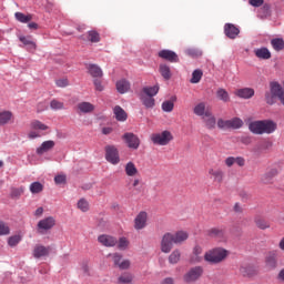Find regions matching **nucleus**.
Instances as JSON below:
<instances>
[{
    "mask_svg": "<svg viewBox=\"0 0 284 284\" xmlns=\"http://www.w3.org/2000/svg\"><path fill=\"white\" fill-rule=\"evenodd\" d=\"M190 239V234L186 231H178L175 233H165L161 240V252L163 254H170L174 245H182L185 241Z\"/></svg>",
    "mask_w": 284,
    "mask_h": 284,
    "instance_id": "nucleus-1",
    "label": "nucleus"
},
{
    "mask_svg": "<svg viewBox=\"0 0 284 284\" xmlns=\"http://www.w3.org/2000/svg\"><path fill=\"white\" fill-rule=\"evenodd\" d=\"M230 255V252L223 247H215L209 250L204 254V261L210 263L211 265H219V263H223Z\"/></svg>",
    "mask_w": 284,
    "mask_h": 284,
    "instance_id": "nucleus-2",
    "label": "nucleus"
},
{
    "mask_svg": "<svg viewBox=\"0 0 284 284\" xmlns=\"http://www.w3.org/2000/svg\"><path fill=\"white\" fill-rule=\"evenodd\" d=\"M151 141L154 145H169L170 142L174 141V135L170 131H162L151 134Z\"/></svg>",
    "mask_w": 284,
    "mask_h": 284,
    "instance_id": "nucleus-3",
    "label": "nucleus"
},
{
    "mask_svg": "<svg viewBox=\"0 0 284 284\" xmlns=\"http://www.w3.org/2000/svg\"><path fill=\"white\" fill-rule=\"evenodd\" d=\"M203 276V266L191 267L183 276L184 283H196Z\"/></svg>",
    "mask_w": 284,
    "mask_h": 284,
    "instance_id": "nucleus-4",
    "label": "nucleus"
},
{
    "mask_svg": "<svg viewBox=\"0 0 284 284\" xmlns=\"http://www.w3.org/2000/svg\"><path fill=\"white\" fill-rule=\"evenodd\" d=\"M105 160L111 165H119L121 163V158L119 156V149L114 145L105 146Z\"/></svg>",
    "mask_w": 284,
    "mask_h": 284,
    "instance_id": "nucleus-5",
    "label": "nucleus"
},
{
    "mask_svg": "<svg viewBox=\"0 0 284 284\" xmlns=\"http://www.w3.org/2000/svg\"><path fill=\"white\" fill-rule=\"evenodd\" d=\"M54 225H57V221L52 216L40 220L38 222V233L45 234V232H48V230H52Z\"/></svg>",
    "mask_w": 284,
    "mask_h": 284,
    "instance_id": "nucleus-6",
    "label": "nucleus"
},
{
    "mask_svg": "<svg viewBox=\"0 0 284 284\" xmlns=\"http://www.w3.org/2000/svg\"><path fill=\"white\" fill-rule=\"evenodd\" d=\"M123 141H125L128 148L131 150H139V145H141V140L134 133H124L122 136Z\"/></svg>",
    "mask_w": 284,
    "mask_h": 284,
    "instance_id": "nucleus-7",
    "label": "nucleus"
},
{
    "mask_svg": "<svg viewBox=\"0 0 284 284\" xmlns=\"http://www.w3.org/2000/svg\"><path fill=\"white\" fill-rule=\"evenodd\" d=\"M158 57L170 63H179V55L172 50L163 49L159 51Z\"/></svg>",
    "mask_w": 284,
    "mask_h": 284,
    "instance_id": "nucleus-8",
    "label": "nucleus"
},
{
    "mask_svg": "<svg viewBox=\"0 0 284 284\" xmlns=\"http://www.w3.org/2000/svg\"><path fill=\"white\" fill-rule=\"evenodd\" d=\"M209 176L215 183H223L225 179V172L223 171V169L211 168L209 169Z\"/></svg>",
    "mask_w": 284,
    "mask_h": 284,
    "instance_id": "nucleus-9",
    "label": "nucleus"
},
{
    "mask_svg": "<svg viewBox=\"0 0 284 284\" xmlns=\"http://www.w3.org/2000/svg\"><path fill=\"white\" fill-rule=\"evenodd\" d=\"M278 124L274 120H262V134H274Z\"/></svg>",
    "mask_w": 284,
    "mask_h": 284,
    "instance_id": "nucleus-10",
    "label": "nucleus"
},
{
    "mask_svg": "<svg viewBox=\"0 0 284 284\" xmlns=\"http://www.w3.org/2000/svg\"><path fill=\"white\" fill-rule=\"evenodd\" d=\"M98 242L104 247H114L119 243V240L112 235L102 234L98 237Z\"/></svg>",
    "mask_w": 284,
    "mask_h": 284,
    "instance_id": "nucleus-11",
    "label": "nucleus"
},
{
    "mask_svg": "<svg viewBox=\"0 0 284 284\" xmlns=\"http://www.w3.org/2000/svg\"><path fill=\"white\" fill-rule=\"evenodd\" d=\"M146 225H148V213L145 211H142L134 219V229L144 230Z\"/></svg>",
    "mask_w": 284,
    "mask_h": 284,
    "instance_id": "nucleus-12",
    "label": "nucleus"
},
{
    "mask_svg": "<svg viewBox=\"0 0 284 284\" xmlns=\"http://www.w3.org/2000/svg\"><path fill=\"white\" fill-rule=\"evenodd\" d=\"M278 175V169L273 168L261 176V183L264 185H272L274 183V176Z\"/></svg>",
    "mask_w": 284,
    "mask_h": 284,
    "instance_id": "nucleus-13",
    "label": "nucleus"
},
{
    "mask_svg": "<svg viewBox=\"0 0 284 284\" xmlns=\"http://www.w3.org/2000/svg\"><path fill=\"white\" fill-rule=\"evenodd\" d=\"M50 246H43L41 244H37L33 247V257L34 258H43L44 256H50Z\"/></svg>",
    "mask_w": 284,
    "mask_h": 284,
    "instance_id": "nucleus-14",
    "label": "nucleus"
},
{
    "mask_svg": "<svg viewBox=\"0 0 284 284\" xmlns=\"http://www.w3.org/2000/svg\"><path fill=\"white\" fill-rule=\"evenodd\" d=\"M278 262V253L276 251L270 252L265 257V264L268 270H276Z\"/></svg>",
    "mask_w": 284,
    "mask_h": 284,
    "instance_id": "nucleus-15",
    "label": "nucleus"
},
{
    "mask_svg": "<svg viewBox=\"0 0 284 284\" xmlns=\"http://www.w3.org/2000/svg\"><path fill=\"white\" fill-rule=\"evenodd\" d=\"M224 164L226 168H232L233 165H239V168H244L245 166V158L243 156H229L224 160Z\"/></svg>",
    "mask_w": 284,
    "mask_h": 284,
    "instance_id": "nucleus-16",
    "label": "nucleus"
},
{
    "mask_svg": "<svg viewBox=\"0 0 284 284\" xmlns=\"http://www.w3.org/2000/svg\"><path fill=\"white\" fill-rule=\"evenodd\" d=\"M191 263H202L203 262V247L201 245H195L193 247L191 257Z\"/></svg>",
    "mask_w": 284,
    "mask_h": 284,
    "instance_id": "nucleus-17",
    "label": "nucleus"
},
{
    "mask_svg": "<svg viewBox=\"0 0 284 284\" xmlns=\"http://www.w3.org/2000/svg\"><path fill=\"white\" fill-rule=\"evenodd\" d=\"M224 33L229 39H236V37H239L241 33V30H239V28L232 23H226L224 26Z\"/></svg>",
    "mask_w": 284,
    "mask_h": 284,
    "instance_id": "nucleus-18",
    "label": "nucleus"
},
{
    "mask_svg": "<svg viewBox=\"0 0 284 284\" xmlns=\"http://www.w3.org/2000/svg\"><path fill=\"white\" fill-rule=\"evenodd\" d=\"M207 236L211 239H217V241H225V230L220 227H213L207 231Z\"/></svg>",
    "mask_w": 284,
    "mask_h": 284,
    "instance_id": "nucleus-19",
    "label": "nucleus"
},
{
    "mask_svg": "<svg viewBox=\"0 0 284 284\" xmlns=\"http://www.w3.org/2000/svg\"><path fill=\"white\" fill-rule=\"evenodd\" d=\"M54 141L52 140H48L42 142V144L37 149V154H39V156H41L42 154H45V152H50V150L54 149Z\"/></svg>",
    "mask_w": 284,
    "mask_h": 284,
    "instance_id": "nucleus-20",
    "label": "nucleus"
},
{
    "mask_svg": "<svg viewBox=\"0 0 284 284\" xmlns=\"http://www.w3.org/2000/svg\"><path fill=\"white\" fill-rule=\"evenodd\" d=\"M78 114H90V112H94V105L90 102H80L77 105Z\"/></svg>",
    "mask_w": 284,
    "mask_h": 284,
    "instance_id": "nucleus-21",
    "label": "nucleus"
},
{
    "mask_svg": "<svg viewBox=\"0 0 284 284\" xmlns=\"http://www.w3.org/2000/svg\"><path fill=\"white\" fill-rule=\"evenodd\" d=\"M248 130L252 132V134H263V120L250 122Z\"/></svg>",
    "mask_w": 284,
    "mask_h": 284,
    "instance_id": "nucleus-22",
    "label": "nucleus"
},
{
    "mask_svg": "<svg viewBox=\"0 0 284 284\" xmlns=\"http://www.w3.org/2000/svg\"><path fill=\"white\" fill-rule=\"evenodd\" d=\"M159 72L164 81H170L172 79V69L170 68V65L161 63L159 65Z\"/></svg>",
    "mask_w": 284,
    "mask_h": 284,
    "instance_id": "nucleus-23",
    "label": "nucleus"
},
{
    "mask_svg": "<svg viewBox=\"0 0 284 284\" xmlns=\"http://www.w3.org/2000/svg\"><path fill=\"white\" fill-rule=\"evenodd\" d=\"M254 89L252 88H243V89H237L235 91V97H239L240 99H252L254 97Z\"/></svg>",
    "mask_w": 284,
    "mask_h": 284,
    "instance_id": "nucleus-24",
    "label": "nucleus"
},
{
    "mask_svg": "<svg viewBox=\"0 0 284 284\" xmlns=\"http://www.w3.org/2000/svg\"><path fill=\"white\" fill-rule=\"evenodd\" d=\"M14 119V114L12 111H0V125H8V123H12Z\"/></svg>",
    "mask_w": 284,
    "mask_h": 284,
    "instance_id": "nucleus-25",
    "label": "nucleus"
},
{
    "mask_svg": "<svg viewBox=\"0 0 284 284\" xmlns=\"http://www.w3.org/2000/svg\"><path fill=\"white\" fill-rule=\"evenodd\" d=\"M254 54L257 59H262L264 61H267V59H272V52H270V49L265 47L255 49Z\"/></svg>",
    "mask_w": 284,
    "mask_h": 284,
    "instance_id": "nucleus-26",
    "label": "nucleus"
},
{
    "mask_svg": "<svg viewBox=\"0 0 284 284\" xmlns=\"http://www.w3.org/2000/svg\"><path fill=\"white\" fill-rule=\"evenodd\" d=\"M206 108H207V103L200 102L194 106L193 112L196 116L204 118V116H206L207 112H210Z\"/></svg>",
    "mask_w": 284,
    "mask_h": 284,
    "instance_id": "nucleus-27",
    "label": "nucleus"
},
{
    "mask_svg": "<svg viewBox=\"0 0 284 284\" xmlns=\"http://www.w3.org/2000/svg\"><path fill=\"white\" fill-rule=\"evenodd\" d=\"M159 90H160L159 84H155L153 87H144L142 89L141 94L144 95V97L154 98V97H156L159 94Z\"/></svg>",
    "mask_w": 284,
    "mask_h": 284,
    "instance_id": "nucleus-28",
    "label": "nucleus"
},
{
    "mask_svg": "<svg viewBox=\"0 0 284 284\" xmlns=\"http://www.w3.org/2000/svg\"><path fill=\"white\" fill-rule=\"evenodd\" d=\"M207 130L216 128V118L210 111H206V116L203 118Z\"/></svg>",
    "mask_w": 284,
    "mask_h": 284,
    "instance_id": "nucleus-29",
    "label": "nucleus"
},
{
    "mask_svg": "<svg viewBox=\"0 0 284 284\" xmlns=\"http://www.w3.org/2000/svg\"><path fill=\"white\" fill-rule=\"evenodd\" d=\"M115 88L120 94H125V92H130V82L122 79L116 82Z\"/></svg>",
    "mask_w": 284,
    "mask_h": 284,
    "instance_id": "nucleus-30",
    "label": "nucleus"
},
{
    "mask_svg": "<svg viewBox=\"0 0 284 284\" xmlns=\"http://www.w3.org/2000/svg\"><path fill=\"white\" fill-rule=\"evenodd\" d=\"M113 114L115 115L116 121H128V113L120 105L114 106Z\"/></svg>",
    "mask_w": 284,
    "mask_h": 284,
    "instance_id": "nucleus-31",
    "label": "nucleus"
},
{
    "mask_svg": "<svg viewBox=\"0 0 284 284\" xmlns=\"http://www.w3.org/2000/svg\"><path fill=\"white\" fill-rule=\"evenodd\" d=\"M88 71L93 79H101V77H103V70H101L97 64H89Z\"/></svg>",
    "mask_w": 284,
    "mask_h": 284,
    "instance_id": "nucleus-32",
    "label": "nucleus"
},
{
    "mask_svg": "<svg viewBox=\"0 0 284 284\" xmlns=\"http://www.w3.org/2000/svg\"><path fill=\"white\" fill-rule=\"evenodd\" d=\"M19 40L21 41V43H23V45H28L29 50H31L32 52L37 50V43L32 41V37L20 36Z\"/></svg>",
    "mask_w": 284,
    "mask_h": 284,
    "instance_id": "nucleus-33",
    "label": "nucleus"
},
{
    "mask_svg": "<svg viewBox=\"0 0 284 284\" xmlns=\"http://www.w3.org/2000/svg\"><path fill=\"white\" fill-rule=\"evenodd\" d=\"M124 171L126 176H136L139 174V169H136V164L134 162H128L124 166Z\"/></svg>",
    "mask_w": 284,
    "mask_h": 284,
    "instance_id": "nucleus-34",
    "label": "nucleus"
},
{
    "mask_svg": "<svg viewBox=\"0 0 284 284\" xmlns=\"http://www.w3.org/2000/svg\"><path fill=\"white\" fill-rule=\"evenodd\" d=\"M30 128L31 130H38L39 132H45V130H50V126H48V124L39 120L31 121Z\"/></svg>",
    "mask_w": 284,
    "mask_h": 284,
    "instance_id": "nucleus-35",
    "label": "nucleus"
},
{
    "mask_svg": "<svg viewBox=\"0 0 284 284\" xmlns=\"http://www.w3.org/2000/svg\"><path fill=\"white\" fill-rule=\"evenodd\" d=\"M140 101L142 102V104L148 108V109H152L155 105V100L152 97L149 95H142L140 94Z\"/></svg>",
    "mask_w": 284,
    "mask_h": 284,
    "instance_id": "nucleus-36",
    "label": "nucleus"
},
{
    "mask_svg": "<svg viewBox=\"0 0 284 284\" xmlns=\"http://www.w3.org/2000/svg\"><path fill=\"white\" fill-rule=\"evenodd\" d=\"M181 261V250L175 248L170 255H169V263L170 265H176Z\"/></svg>",
    "mask_w": 284,
    "mask_h": 284,
    "instance_id": "nucleus-37",
    "label": "nucleus"
},
{
    "mask_svg": "<svg viewBox=\"0 0 284 284\" xmlns=\"http://www.w3.org/2000/svg\"><path fill=\"white\" fill-rule=\"evenodd\" d=\"M243 128V120L241 118H233L229 120V129L241 130Z\"/></svg>",
    "mask_w": 284,
    "mask_h": 284,
    "instance_id": "nucleus-38",
    "label": "nucleus"
},
{
    "mask_svg": "<svg viewBox=\"0 0 284 284\" xmlns=\"http://www.w3.org/2000/svg\"><path fill=\"white\" fill-rule=\"evenodd\" d=\"M271 45L276 52H281L284 49V40L283 38H275L271 40Z\"/></svg>",
    "mask_w": 284,
    "mask_h": 284,
    "instance_id": "nucleus-39",
    "label": "nucleus"
},
{
    "mask_svg": "<svg viewBox=\"0 0 284 284\" xmlns=\"http://www.w3.org/2000/svg\"><path fill=\"white\" fill-rule=\"evenodd\" d=\"M14 17L20 23H30V21L32 20V14L26 16V13L22 12H16Z\"/></svg>",
    "mask_w": 284,
    "mask_h": 284,
    "instance_id": "nucleus-40",
    "label": "nucleus"
},
{
    "mask_svg": "<svg viewBox=\"0 0 284 284\" xmlns=\"http://www.w3.org/2000/svg\"><path fill=\"white\" fill-rule=\"evenodd\" d=\"M216 98L220 101H223V103H229V101H230V93H227V91L225 89H217Z\"/></svg>",
    "mask_w": 284,
    "mask_h": 284,
    "instance_id": "nucleus-41",
    "label": "nucleus"
},
{
    "mask_svg": "<svg viewBox=\"0 0 284 284\" xmlns=\"http://www.w3.org/2000/svg\"><path fill=\"white\" fill-rule=\"evenodd\" d=\"M255 225L258 227V230H270L271 227L270 222L261 217L255 219Z\"/></svg>",
    "mask_w": 284,
    "mask_h": 284,
    "instance_id": "nucleus-42",
    "label": "nucleus"
},
{
    "mask_svg": "<svg viewBox=\"0 0 284 284\" xmlns=\"http://www.w3.org/2000/svg\"><path fill=\"white\" fill-rule=\"evenodd\" d=\"M88 41L91 43H99V41H101V34H99L95 30H91L88 32Z\"/></svg>",
    "mask_w": 284,
    "mask_h": 284,
    "instance_id": "nucleus-43",
    "label": "nucleus"
},
{
    "mask_svg": "<svg viewBox=\"0 0 284 284\" xmlns=\"http://www.w3.org/2000/svg\"><path fill=\"white\" fill-rule=\"evenodd\" d=\"M201 79H203V71L201 69H196L192 73L191 83H200Z\"/></svg>",
    "mask_w": 284,
    "mask_h": 284,
    "instance_id": "nucleus-44",
    "label": "nucleus"
},
{
    "mask_svg": "<svg viewBox=\"0 0 284 284\" xmlns=\"http://www.w3.org/2000/svg\"><path fill=\"white\" fill-rule=\"evenodd\" d=\"M30 192L32 194H39L40 192H43V184H41L40 182H33L30 185Z\"/></svg>",
    "mask_w": 284,
    "mask_h": 284,
    "instance_id": "nucleus-45",
    "label": "nucleus"
},
{
    "mask_svg": "<svg viewBox=\"0 0 284 284\" xmlns=\"http://www.w3.org/2000/svg\"><path fill=\"white\" fill-rule=\"evenodd\" d=\"M116 244L119 250L124 251L130 247V240H128V237H120Z\"/></svg>",
    "mask_w": 284,
    "mask_h": 284,
    "instance_id": "nucleus-46",
    "label": "nucleus"
},
{
    "mask_svg": "<svg viewBox=\"0 0 284 284\" xmlns=\"http://www.w3.org/2000/svg\"><path fill=\"white\" fill-rule=\"evenodd\" d=\"M240 273L242 276H252L254 274V268L250 265H244L240 267Z\"/></svg>",
    "mask_w": 284,
    "mask_h": 284,
    "instance_id": "nucleus-47",
    "label": "nucleus"
},
{
    "mask_svg": "<svg viewBox=\"0 0 284 284\" xmlns=\"http://www.w3.org/2000/svg\"><path fill=\"white\" fill-rule=\"evenodd\" d=\"M19 243H21V236H19V235L10 236L8 240V245L10 247H17V245H19Z\"/></svg>",
    "mask_w": 284,
    "mask_h": 284,
    "instance_id": "nucleus-48",
    "label": "nucleus"
},
{
    "mask_svg": "<svg viewBox=\"0 0 284 284\" xmlns=\"http://www.w3.org/2000/svg\"><path fill=\"white\" fill-rule=\"evenodd\" d=\"M10 234V226L3 221H0V236H8Z\"/></svg>",
    "mask_w": 284,
    "mask_h": 284,
    "instance_id": "nucleus-49",
    "label": "nucleus"
},
{
    "mask_svg": "<svg viewBox=\"0 0 284 284\" xmlns=\"http://www.w3.org/2000/svg\"><path fill=\"white\" fill-rule=\"evenodd\" d=\"M50 108H51V110H63V108H65V105L63 104V102H61L59 100H52L50 102Z\"/></svg>",
    "mask_w": 284,
    "mask_h": 284,
    "instance_id": "nucleus-50",
    "label": "nucleus"
},
{
    "mask_svg": "<svg viewBox=\"0 0 284 284\" xmlns=\"http://www.w3.org/2000/svg\"><path fill=\"white\" fill-rule=\"evenodd\" d=\"M78 209L81 210V212H88L90 210V204L85 201V199H81L78 202Z\"/></svg>",
    "mask_w": 284,
    "mask_h": 284,
    "instance_id": "nucleus-51",
    "label": "nucleus"
},
{
    "mask_svg": "<svg viewBox=\"0 0 284 284\" xmlns=\"http://www.w3.org/2000/svg\"><path fill=\"white\" fill-rule=\"evenodd\" d=\"M162 110H163V112H172V110H174V102L164 101L162 103Z\"/></svg>",
    "mask_w": 284,
    "mask_h": 284,
    "instance_id": "nucleus-52",
    "label": "nucleus"
},
{
    "mask_svg": "<svg viewBox=\"0 0 284 284\" xmlns=\"http://www.w3.org/2000/svg\"><path fill=\"white\" fill-rule=\"evenodd\" d=\"M109 256L112 257V261H113L114 265H116V267H119V265H121V261L123 258L122 254L113 253V254H109Z\"/></svg>",
    "mask_w": 284,
    "mask_h": 284,
    "instance_id": "nucleus-53",
    "label": "nucleus"
},
{
    "mask_svg": "<svg viewBox=\"0 0 284 284\" xmlns=\"http://www.w3.org/2000/svg\"><path fill=\"white\" fill-rule=\"evenodd\" d=\"M119 283H124V284L132 283V274L124 273L119 277Z\"/></svg>",
    "mask_w": 284,
    "mask_h": 284,
    "instance_id": "nucleus-54",
    "label": "nucleus"
},
{
    "mask_svg": "<svg viewBox=\"0 0 284 284\" xmlns=\"http://www.w3.org/2000/svg\"><path fill=\"white\" fill-rule=\"evenodd\" d=\"M217 128H220V130L230 129V120L219 119L217 120Z\"/></svg>",
    "mask_w": 284,
    "mask_h": 284,
    "instance_id": "nucleus-55",
    "label": "nucleus"
},
{
    "mask_svg": "<svg viewBox=\"0 0 284 284\" xmlns=\"http://www.w3.org/2000/svg\"><path fill=\"white\" fill-rule=\"evenodd\" d=\"M55 85L58 88H68V85H70V81L67 78L59 79L55 81Z\"/></svg>",
    "mask_w": 284,
    "mask_h": 284,
    "instance_id": "nucleus-56",
    "label": "nucleus"
},
{
    "mask_svg": "<svg viewBox=\"0 0 284 284\" xmlns=\"http://www.w3.org/2000/svg\"><path fill=\"white\" fill-rule=\"evenodd\" d=\"M23 194V189H12L11 199H19Z\"/></svg>",
    "mask_w": 284,
    "mask_h": 284,
    "instance_id": "nucleus-57",
    "label": "nucleus"
},
{
    "mask_svg": "<svg viewBox=\"0 0 284 284\" xmlns=\"http://www.w3.org/2000/svg\"><path fill=\"white\" fill-rule=\"evenodd\" d=\"M130 260H123L122 262H120V264L118 265V267L120 270H130Z\"/></svg>",
    "mask_w": 284,
    "mask_h": 284,
    "instance_id": "nucleus-58",
    "label": "nucleus"
},
{
    "mask_svg": "<svg viewBox=\"0 0 284 284\" xmlns=\"http://www.w3.org/2000/svg\"><path fill=\"white\" fill-rule=\"evenodd\" d=\"M93 85L98 92H103V84H102L101 80L94 79Z\"/></svg>",
    "mask_w": 284,
    "mask_h": 284,
    "instance_id": "nucleus-59",
    "label": "nucleus"
},
{
    "mask_svg": "<svg viewBox=\"0 0 284 284\" xmlns=\"http://www.w3.org/2000/svg\"><path fill=\"white\" fill-rule=\"evenodd\" d=\"M250 6H253V8H261L263 3H265V0H248Z\"/></svg>",
    "mask_w": 284,
    "mask_h": 284,
    "instance_id": "nucleus-60",
    "label": "nucleus"
},
{
    "mask_svg": "<svg viewBox=\"0 0 284 284\" xmlns=\"http://www.w3.org/2000/svg\"><path fill=\"white\" fill-rule=\"evenodd\" d=\"M54 183L57 185H62V183H65V175H57L54 178Z\"/></svg>",
    "mask_w": 284,
    "mask_h": 284,
    "instance_id": "nucleus-61",
    "label": "nucleus"
},
{
    "mask_svg": "<svg viewBox=\"0 0 284 284\" xmlns=\"http://www.w3.org/2000/svg\"><path fill=\"white\" fill-rule=\"evenodd\" d=\"M233 210L236 212V214H241L243 212V207H241L240 203H235Z\"/></svg>",
    "mask_w": 284,
    "mask_h": 284,
    "instance_id": "nucleus-62",
    "label": "nucleus"
},
{
    "mask_svg": "<svg viewBox=\"0 0 284 284\" xmlns=\"http://www.w3.org/2000/svg\"><path fill=\"white\" fill-rule=\"evenodd\" d=\"M28 136L30 139H39V136H41V134H39V132H37V131H30Z\"/></svg>",
    "mask_w": 284,
    "mask_h": 284,
    "instance_id": "nucleus-63",
    "label": "nucleus"
},
{
    "mask_svg": "<svg viewBox=\"0 0 284 284\" xmlns=\"http://www.w3.org/2000/svg\"><path fill=\"white\" fill-rule=\"evenodd\" d=\"M161 284H174V280L171 278V277H166V278H164V280L162 281Z\"/></svg>",
    "mask_w": 284,
    "mask_h": 284,
    "instance_id": "nucleus-64",
    "label": "nucleus"
}]
</instances>
